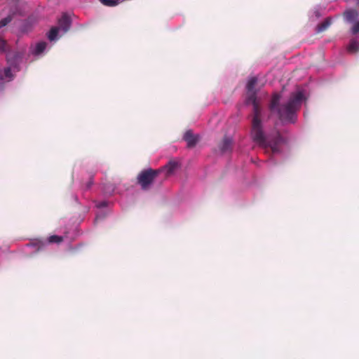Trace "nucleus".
I'll return each instance as SVG.
<instances>
[{
	"label": "nucleus",
	"mask_w": 359,
	"mask_h": 359,
	"mask_svg": "<svg viewBox=\"0 0 359 359\" xmlns=\"http://www.w3.org/2000/svg\"><path fill=\"white\" fill-rule=\"evenodd\" d=\"M257 83V77L252 76L248 79L246 84L248 93L246 104L252 105L254 112L250 133L251 138L259 146L264 149L270 148L273 154H279L281 152V145L285 142V140L281 137L280 133L276 130L270 134H266L263 130L262 123L260 120L261 109L257 101L255 90Z\"/></svg>",
	"instance_id": "1"
},
{
	"label": "nucleus",
	"mask_w": 359,
	"mask_h": 359,
	"mask_svg": "<svg viewBox=\"0 0 359 359\" xmlns=\"http://www.w3.org/2000/svg\"><path fill=\"white\" fill-rule=\"evenodd\" d=\"M308 97L306 90L302 86H297L287 95L284 92L275 93L269 104L270 112L283 124L295 123L297 113Z\"/></svg>",
	"instance_id": "2"
},
{
	"label": "nucleus",
	"mask_w": 359,
	"mask_h": 359,
	"mask_svg": "<svg viewBox=\"0 0 359 359\" xmlns=\"http://www.w3.org/2000/svg\"><path fill=\"white\" fill-rule=\"evenodd\" d=\"M359 14L354 9H348L344 13V18L346 22L353 24L350 29V34L353 36L350 39L346 46V50L351 54L356 53L359 51V36H355L359 33Z\"/></svg>",
	"instance_id": "3"
},
{
	"label": "nucleus",
	"mask_w": 359,
	"mask_h": 359,
	"mask_svg": "<svg viewBox=\"0 0 359 359\" xmlns=\"http://www.w3.org/2000/svg\"><path fill=\"white\" fill-rule=\"evenodd\" d=\"M77 233L75 232L70 233V231H65L63 236L52 235L48 237L46 240L42 238H35L31 241L25 245V248H33L32 252H29V255L36 253L43 250L48 244L56 243L59 244L64 241H72L75 239Z\"/></svg>",
	"instance_id": "4"
},
{
	"label": "nucleus",
	"mask_w": 359,
	"mask_h": 359,
	"mask_svg": "<svg viewBox=\"0 0 359 359\" xmlns=\"http://www.w3.org/2000/svg\"><path fill=\"white\" fill-rule=\"evenodd\" d=\"M72 19L71 14L65 12L57 20V25L53 26L47 32L46 36L50 43L57 42L67 34L72 27Z\"/></svg>",
	"instance_id": "5"
},
{
	"label": "nucleus",
	"mask_w": 359,
	"mask_h": 359,
	"mask_svg": "<svg viewBox=\"0 0 359 359\" xmlns=\"http://www.w3.org/2000/svg\"><path fill=\"white\" fill-rule=\"evenodd\" d=\"M160 172V170H153L151 168L142 170L138 175L137 178V182L141 186L142 189H149L153 184L154 179L158 175Z\"/></svg>",
	"instance_id": "6"
},
{
	"label": "nucleus",
	"mask_w": 359,
	"mask_h": 359,
	"mask_svg": "<svg viewBox=\"0 0 359 359\" xmlns=\"http://www.w3.org/2000/svg\"><path fill=\"white\" fill-rule=\"evenodd\" d=\"M15 79V74L10 67L4 68L0 72V94H2L7 86Z\"/></svg>",
	"instance_id": "7"
},
{
	"label": "nucleus",
	"mask_w": 359,
	"mask_h": 359,
	"mask_svg": "<svg viewBox=\"0 0 359 359\" xmlns=\"http://www.w3.org/2000/svg\"><path fill=\"white\" fill-rule=\"evenodd\" d=\"M18 6V2L17 1L13 0L10 3L11 8L8 14L0 20V29L8 25L12 21L13 15L20 13Z\"/></svg>",
	"instance_id": "8"
},
{
	"label": "nucleus",
	"mask_w": 359,
	"mask_h": 359,
	"mask_svg": "<svg viewBox=\"0 0 359 359\" xmlns=\"http://www.w3.org/2000/svg\"><path fill=\"white\" fill-rule=\"evenodd\" d=\"M51 46H48L46 41H40L36 43L34 46H31L30 52L32 55L36 57L43 56Z\"/></svg>",
	"instance_id": "9"
},
{
	"label": "nucleus",
	"mask_w": 359,
	"mask_h": 359,
	"mask_svg": "<svg viewBox=\"0 0 359 359\" xmlns=\"http://www.w3.org/2000/svg\"><path fill=\"white\" fill-rule=\"evenodd\" d=\"M233 138L225 135L219 145V149L222 154L231 152L232 150Z\"/></svg>",
	"instance_id": "10"
},
{
	"label": "nucleus",
	"mask_w": 359,
	"mask_h": 359,
	"mask_svg": "<svg viewBox=\"0 0 359 359\" xmlns=\"http://www.w3.org/2000/svg\"><path fill=\"white\" fill-rule=\"evenodd\" d=\"M183 139L187 142L188 147H194L198 142L200 137L198 135H194L191 130H187L184 133Z\"/></svg>",
	"instance_id": "11"
},
{
	"label": "nucleus",
	"mask_w": 359,
	"mask_h": 359,
	"mask_svg": "<svg viewBox=\"0 0 359 359\" xmlns=\"http://www.w3.org/2000/svg\"><path fill=\"white\" fill-rule=\"evenodd\" d=\"M177 167V163L174 161H170L161 169H159L161 172H165L166 175H169L172 173Z\"/></svg>",
	"instance_id": "12"
},
{
	"label": "nucleus",
	"mask_w": 359,
	"mask_h": 359,
	"mask_svg": "<svg viewBox=\"0 0 359 359\" xmlns=\"http://www.w3.org/2000/svg\"><path fill=\"white\" fill-rule=\"evenodd\" d=\"M332 24V19L330 18H326L323 22L318 25L316 27V32L320 33L327 29Z\"/></svg>",
	"instance_id": "13"
},
{
	"label": "nucleus",
	"mask_w": 359,
	"mask_h": 359,
	"mask_svg": "<svg viewBox=\"0 0 359 359\" xmlns=\"http://www.w3.org/2000/svg\"><path fill=\"white\" fill-rule=\"evenodd\" d=\"M115 190V187L112 184H105L102 187V192L104 195H111Z\"/></svg>",
	"instance_id": "14"
},
{
	"label": "nucleus",
	"mask_w": 359,
	"mask_h": 359,
	"mask_svg": "<svg viewBox=\"0 0 359 359\" xmlns=\"http://www.w3.org/2000/svg\"><path fill=\"white\" fill-rule=\"evenodd\" d=\"M108 212V210H99L95 218V223H97L99 220L103 219L107 215Z\"/></svg>",
	"instance_id": "15"
},
{
	"label": "nucleus",
	"mask_w": 359,
	"mask_h": 359,
	"mask_svg": "<svg viewBox=\"0 0 359 359\" xmlns=\"http://www.w3.org/2000/svg\"><path fill=\"white\" fill-rule=\"evenodd\" d=\"M95 207L99 210H108L109 202L107 201H94Z\"/></svg>",
	"instance_id": "16"
},
{
	"label": "nucleus",
	"mask_w": 359,
	"mask_h": 359,
	"mask_svg": "<svg viewBox=\"0 0 359 359\" xmlns=\"http://www.w3.org/2000/svg\"><path fill=\"white\" fill-rule=\"evenodd\" d=\"M6 41L3 39L0 38V51L5 53L6 51Z\"/></svg>",
	"instance_id": "17"
},
{
	"label": "nucleus",
	"mask_w": 359,
	"mask_h": 359,
	"mask_svg": "<svg viewBox=\"0 0 359 359\" xmlns=\"http://www.w3.org/2000/svg\"><path fill=\"white\" fill-rule=\"evenodd\" d=\"M313 14L315 15L316 18H319L321 16L320 8H316L313 11Z\"/></svg>",
	"instance_id": "18"
}]
</instances>
